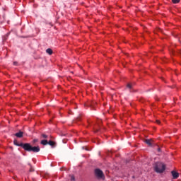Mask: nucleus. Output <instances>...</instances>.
<instances>
[{"instance_id": "f257e3e1", "label": "nucleus", "mask_w": 181, "mask_h": 181, "mask_svg": "<svg viewBox=\"0 0 181 181\" xmlns=\"http://www.w3.org/2000/svg\"><path fill=\"white\" fill-rule=\"evenodd\" d=\"M24 151H26L27 152H34L37 153L40 152V147L39 146H32L30 144L25 143L24 145Z\"/></svg>"}, {"instance_id": "f03ea898", "label": "nucleus", "mask_w": 181, "mask_h": 181, "mask_svg": "<svg viewBox=\"0 0 181 181\" xmlns=\"http://www.w3.org/2000/svg\"><path fill=\"white\" fill-rule=\"evenodd\" d=\"M166 170V165L162 163H156L154 165V170L156 173H163Z\"/></svg>"}, {"instance_id": "7ed1b4c3", "label": "nucleus", "mask_w": 181, "mask_h": 181, "mask_svg": "<svg viewBox=\"0 0 181 181\" xmlns=\"http://www.w3.org/2000/svg\"><path fill=\"white\" fill-rule=\"evenodd\" d=\"M95 175L98 179H104V173L100 168H96L95 170Z\"/></svg>"}, {"instance_id": "20e7f679", "label": "nucleus", "mask_w": 181, "mask_h": 181, "mask_svg": "<svg viewBox=\"0 0 181 181\" xmlns=\"http://www.w3.org/2000/svg\"><path fill=\"white\" fill-rule=\"evenodd\" d=\"M13 144H14V145H16V146H21V148H23V149H24L25 144H23V143L19 144L18 142V140H16V139H15L13 141Z\"/></svg>"}, {"instance_id": "39448f33", "label": "nucleus", "mask_w": 181, "mask_h": 181, "mask_svg": "<svg viewBox=\"0 0 181 181\" xmlns=\"http://www.w3.org/2000/svg\"><path fill=\"white\" fill-rule=\"evenodd\" d=\"M145 143L148 145V146H152L153 145V140L152 139H146Z\"/></svg>"}, {"instance_id": "423d86ee", "label": "nucleus", "mask_w": 181, "mask_h": 181, "mask_svg": "<svg viewBox=\"0 0 181 181\" xmlns=\"http://www.w3.org/2000/svg\"><path fill=\"white\" fill-rule=\"evenodd\" d=\"M171 173L173 179H177V177H179V173L176 171H172Z\"/></svg>"}, {"instance_id": "0eeeda50", "label": "nucleus", "mask_w": 181, "mask_h": 181, "mask_svg": "<svg viewBox=\"0 0 181 181\" xmlns=\"http://www.w3.org/2000/svg\"><path fill=\"white\" fill-rule=\"evenodd\" d=\"M15 136H17V138H22L23 136V133L22 132H19L18 133H16Z\"/></svg>"}, {"instance_id": "6e6552de", "label": "nucleus", "mask_w": 181, "mask_h": 181, "mask_svg": "<svg viewBox=\"0 0 181 181\" xmlns=\"http://www.w3.org/2000/svg\"><path fill=\"white\" fill-rule=\"evenodd\" d=\"M46 52L49 55L53 54V50H52L50 48L47 49Z\"/></svg>"}, {"instance_id": "1a4fd4ad", "label": "nucleus", "mask_w": 181, "mask_h": 181, "mask_svg": "<svg viewBox=\"0 0 181 181\" xmlns=\"http://www.w3.org/2000/svg\"><path fill=\"white\" fill-rule=\"evenodd\" d=\"M41 145H44V146L48 145L47 140H42V141H41Z\"/></svg>"}, {"instance_id": "9d476101", "label": "nucleus", "mask_w": 181, "mask_h": 181, "mask_svg": "<svg viewBox=\"0 0 181 181\" xmlns=\"http://www.w3.org/2000/svg\"><path fill=\"white\" fill-rule=\"evenodd\" d=\"M28 166H30L29 172H34L35 170L33 169V167H32V164L30 163H28Z\"/></svg>"}, {"instance_id": "9b49d317", "label": "nucleus", "mask_w": 181, "mask_h": 181, "mask_svg": "<svg viewBox=\"0 0 181 181\" xmlns=\"http://www.w3.org/2000/svg\"><path fill=\"white\" fill-rule=\"evenodd\" d=\"M54 141H48V145H50V146H54Z\"/></svg>"}, {"instance_id": "f8f14e48", "label": "nucleus", "mask_w": 181, "mask_h": 181, "mask_svg": "<svg viewBox=\"0 0 181 181\" xmlns=\"http://www.w3.org/2000/svg\"><path fill=\"white\" fill-rule=\"evenodd\" d=\"M95 105V102L91 103L89 104V106L90 107V108H94Z\"/></svg>"}, {"instance_id": "ddd939ff", "label": "nucleus", "mask_w": 181, "mask_h": 181, "mask_svg": "<svg viewBox=\"0 0 181 181\" xmlns=\"http://www.w3.org/2000/svg\"><path fill=\"white\" fill-rule=\"evenodd\" d=\"M127 88H129V90H131L132 88V84L131 83H128L127 86Z\"/></svg>"}, {"instance_id": "4468645a", "label": "nucleus", "mask_w": 181, "mask_h": 181, "mask_svg": "<svg viewBox=\"0 0 181 181\" xmlns=\"http://www.w3.org/2000/svg\"><path fill=\"white\" fill-rule=\"evenodd\" d=\"M172 1H173L174 4H179V2H180V0H172Z\"/></svg>"}, {"instance_id": "2eb2a0df", "label": "nucleus", "mask_w": 181, "mask_h": 181, "mask_svg": "<svg viewBox=\"0 0 181 181\" xmlns=\"http://www.w3.org/2000/svg\"><path fill=\"white\" fill-rule=\"evenodd\" d=\"M71 181H76V178L74 177V175L71 176Z\"/></svg>"}, {"instance_id": "dca6fc26", "label": "nucleus", "mask_w": 181, "mask_h": 181, "mask_svg": "<svg viewBox=\"0 0 181 181\" xmlns=\"http://www.w3.org/2000/svg\"><path fill=\"white\" fill-rule=\"evenodd\" d=\"M42 138H45V139L47 138V135L46 134H42Z\"/></svg>"}, {"instance_id": "f3484780", "label": "nucleus", "mask_w": 181, "mask_h": 181, "mask_svg": "<svg viewBox=\"0 0 181 181\" xmlns=\"http://www.w3.org/2000/svg\"><path fill=\"white\" fill-rule=\"evenodd\" d=\"M13 64H14V66H18V62H13Z\"/></svg>"}, {"instance_id": "a211bd4d", "label": "nucleus", "mask_w": 181, "mask_h": 181, "mask_svg": "<svg viewBox=\"0 0 181 181\" xmlns=\"http://www.w3.org/2000/svg\"><path fill=\"white\" fill-rule=\"evenodd\" d=\"M156 122H157V124H160V120H156Z\"/></svg>"}, {"instance_id": "6ab92c4d", "label": "nucleus", "mask_w": 181, "mask_h": 181, "mask_svg": "<svg viewBox=\"0 0 181 181\" xmlns=\"http://www.w3.org/2000/svg\"><path fill=\"white\" fill-rule=\"evenodd\" d=\"M34 141H35V142H37V139H35Z\"/></svg>"}, {"instance_id": "aec40b11", "label": "nucleus", "mask_w": 181, "mask_h": 181, "mask_svg": "<svg viewBox=\"0 0 181 181\" xmlns=\"http://www.w3.org/2000/svg\"><path fill=\"white\" fill-rule=\"evenodd\" d=\"M77 119H78V121H80V118H78Z\"/></svg>"}, {"instance_id": "412c9836", "label": "nucleus", "mask_w": 181, "mask_h": 181, "mask_svg": "<svg viewBox=\"0 0 181 181\" xmlns=\"http://www.w3.org/2000/svg\"><path fill=\"white\" fill-rule=\"evenodd\" d=\"M158 151H160V148H158Z\"/></svg>"}]
</instances>
